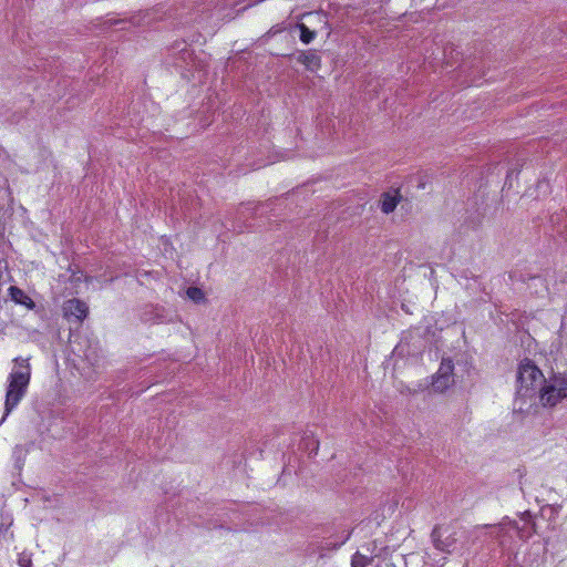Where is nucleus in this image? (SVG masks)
<instances>
[{
  "instance_id": "7",
  "label": "nucleus",
  "mask_w": 567,
  "mask_h": 567,
  "mask_svg": "<svg viewBox=\"0 0 567 567\" xmlns=\"http://www.w3.org/2000/svg\"><path fill=\"white\" fill-rule=\"evenodd\" d=\"M297 60L310 71H318L321 66L320 56L312 52H302L298 55Z\"/></svg>"
},
{
  "instance_id": "14",
  "label": "nucleus",
  "mask_w": 567,
  "mask_h": 567,
  "mask_svg": "<svg viewBox=\"0 0 567 567\" xmlns=\"http://www.w3.org/2000/svg\"><path fill=\"white\" fill-rule=\"evenodd\" d=\"M471 370H473L474 375H477V371L472 365L470 368H466V372L468 373V375H472Z\"/></svg>"
},
{
  "instance_id": "2",
  "label": "nucleus",
  "mask_w": 567,
  "mask_h": 567,
  "mask_svg": "<svg viewBox=\"0 0 567 567\" xmlns=\"http://www.w3.org/2000/svg\"><path fill=\"white\" fill-rule=\"evenodd\" d=\"M19 370L9 375V385L6 393V412H11L24 396L31 378L30 364L22 359L19 363Z\"/></svg>"
},
{
  "instance_id": "12",
  "label": "nucleus",
  "mask_w": 567,
  "mask_h": 567,
  "mask_svg": "<svg viewBox=\"0 0 567 567\" xmlns=\"http://www.w3.org/2000/svg\"><path fill=\"white\" fill-rule=\"evenodd\" d=\"M186 295H187V297L189 299H192L193 301H195L197 303H199V302L205 300L204 291L200 288H197V287H189L186 290Z\"/></svg>"
},
{
  "instance_id": "9",
  "label": "nucleus",
  "mask_w": 567,
  "mask_h": 567,
  "mask_svg": "<svg viewBox=\"0 0 567 567\" xmlns=\"http://www.w3.org/2000/svg\"><path fill=\"white\" fill-rule=\"evenodd\" d=\"M351 567H380L375 564V559L355 551L351 558Z\"/></svg>"
},
{
  "instance_id": "11",
  "label": "nucleus",
  "mask_w": 567,
  "mask_h": 567,
  "mask_svg": "<svg viewBox=\"0 0 567 567\" xmlns=\"http://www.w3.org/2000/svg\"><path fill=\"white\" fill-rule=\"evenodd\" d=\"M298 27L300 30V40L305 44L310 43L316 38V32L310 30L306 24L300 23Z\"/></svg>"
},
{
  "instance_id": "8",
  "label": "nucleus",
  "mask_w": 567,
  "mask_h": 567,
  "mask_svg": "<svg viewBox=\"0 0 567 567\" xmlns=\"http://www.w3.org/2000/svg\"><path fill=\"white\" fill-rule=\"evenodd\" d=\"M474 204L477 207L473 214H471L466 217V223H467L468 227L476 229L483 223V219H484L485 213H486V208L483 205V203L481 205H477V202L475 200Z\"/></svg>"
},
{
  "instance_id": "16",
  "label": "nucleus",
  "mask_w": 567,
  "mask_h": 567,
  "mask_svg": "<svg viewBox=\"0 0 567 567\" xmlns=\"http://www.w3.org/2000/svg\"><path fill=\"white\" fill-rule=\"evenodd\" d=\"M27 564V560H23V563H21V566L22 567H29V565H25Z\"/></svg>"
},
{
  "instance_id": "1",
  "label": "nucleus",
  "mask_w": 567,
  "mask_h": 567,
  "mask_svg": "<svg viewBox=\"0 0 567 567\" xmlns=\"http://www.w3.org/2000/svg\"><path fill=\"white\" fill-rule=\"evenodd\" d=\"M517 383L518 396L533 398L538 393L544 406H555L563 398H567V378L554 375L547 382L540 369L527 358L519 363Z\"/></svg>"
},
{
  "instance_id": "18",
  "label": "nucleus",
  "mask_w": 567,
  "mask_h": 567,
  "mask_svg": "<svg viewBox=\"0 0 567 567\" xmlns=\"http://www.w3.org/2000/svg\"><path fill=\"white\" fill-rule=\"evenodd\" d=\"M467 365H468V362H467V361H466V362H464V363H463V369H464V368H466Z\"/></svg>"
},
{
  "instance_id": "17",
  "label": "nucleus",
  "mask_w": 567,
  "mask_h": 567,
  "mask_svg": "<svg viewBox=\"0 0 567 567\" xmlns=\"http://www.w3.org/2000/svg\"><path fill=\"white\" fill-rule=\"evenodd\" d=\"M91 280H92V277H85L86 282H91Z\"/></svg>"
},
{
  "instance_id": "6",
  "label": "nucleus",
  "mask_w": 567,
  "mask_h": 567,
  "mask_svg": "<svg viewBox=\"0 0 567 567\" xmlns=\"http://www.w3.org/2000/svg\"><path fill=\"white\" fill-rule=\"evenodd\" d=\"M401 200L402 195L399 188L384 192L380 198V209L383 214L389 215L395 210Z\"/></svg>"
},
{
  "instance_id": "15",
  "label": "nucleus",
  "mask_w": 567,
  "mask_h": 567,
  "mask_svg": "<svg viewBox=\"0 0 567 567\" xmlns=\"http://www.w3.org/2000/svg\"><path fill=\"white\" fill-rule=\"evenodd\" d=\"M27 564V560H23V563H21V566L22 567H29V565H25Z\"/></svg>"
},
{
  "instance_id": "4",
  "label": "nucleus",
  "mask_w": 567,
  "mask_h": 567,
  "mask_svg": "<svg viewBox=\"0 0 567 567\" xmlns=\"http://www.w3.org/2000/svg\"><path fill=\"white\" fill-rule=\"evenodd\" d=\"M62 315L68 321L82 323L89 315V306L78 298L68 299L62 305Z\"/></svg>"
},
{
  "instance_id": "5",
  "label": "nucleus",
  "mask_w": 567,
  "mask_h": 567,
  "mask_svg": "<svg viewBox=\"0 0 567 567\" xmlns=\"http://www.w3.org/2000/svg\"><path fill=\"white\" fill-rule=\"evenodd\" d=\"M7 292H8V297L14 305L20 306L21 308H23L27 311L35 310V308H37L35 301L22 288L12 285L7 289Z\"/></svg>"
},
{
  "instance_id": "10",
  "label": "nucleus",
  "mask_w": 567,
  "mask_h": 567,
  "mask_svg": "<svg viewBox=\"0 0 567 567\" xmlns=\"http://www.w3.org/2000/svg\"><path fill=\"white\" fill-rule=\"evenodd\" d=\"M450 528L447 526H437L434 528L432 535L433 537L435 538V540L440 544H442L443 546H449L450 543H444L443 540H441L443 537L447 538V536L450 535Z\"/></svg>"
},
{
  "instance_id": "3",
  "label": "nucleus",
  "mask_w": 567,
  "mask_h": 567,
  "mask_svg": "<svg viewBox=\"0 0 567 567\" xmlns=\"http://www.w3.org/2000/svg\"><path fill=\"white\" fill-rule=\"evenodd\" d=\"M455 382L454 364L451 359H443L437 372L432 377V388L435 392L443 393Z\"/></svg>"
},
{
  "instance_id": "13",
  "label": "nucleus",
  "mask_w": 567,
  "mask_h": 567,
  "mask_svg": "<svg viewBox=\"0 0 567 567\" xmlns=\"http://www.w3.org/2000/svg\"><path fill=\"white\" fill-rule=\"evenodd\" d=\"M82 280V272H75L73 271L71 276V281L73 282H80Z\"/></svg>"
}]
</instances>
